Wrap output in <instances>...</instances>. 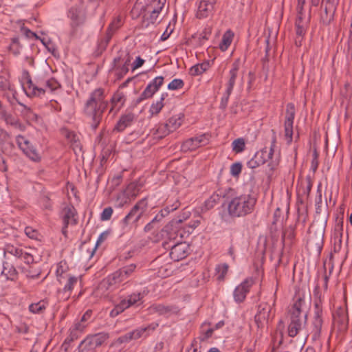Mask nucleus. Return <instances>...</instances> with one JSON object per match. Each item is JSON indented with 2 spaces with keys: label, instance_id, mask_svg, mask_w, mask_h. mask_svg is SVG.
Masks as SVG:
<instances>
[{
  "label": "nucleus",
  "instance_id": "obj_52",
  "mask_svg": "<svg viewBox=\"0 0 352 352\" xmlns=\"http://www.w3.org/2000/svg\"><path fill=\"white\" fill-rule=\"evenodd\" d=\"M112 36L113 34H111V32L107 30L105 36L102 38H101V40L98 43L99 50L103 51L106 49Z\"/></svg>",
  "mask_w": 352,
  "mask_h": 352
},
{
  "label": "nucleus",
  "instance_id": "obj_18",
  "mask_svg": "<svg viewBox=\"0 0 352 352\" xmlns=\"http://www.w3.org/2000/svg\"><path fill=\"white\" fill-rule=\"evenodd\" d=\"M333 323L334 327H338L340 331L346 330L349 324L347 309L345 307H339L333 314Z\"/></svg>",
  "mask_w": 352,
  "mask_h": 352
},
{
  "label": "nucleus",
  "instance_id": "obj_30",
  "mask_svg": "<svg viewBox=\"0 0 352 352\" xmlns=\"http://www.w3.org/2000/svg\"><path fill=\"white\" fill-rule=\"evenodd\" d=\"M68 16L72 20V25L73 27L82 24L84 21L83 15L80 10L76 7L70 8Z\"/></svg>",
  "mask_w": 352,
  "mask_h": 352
},
{
  "label": "nucleus",
  "instance_id": "obj_6",
  "mask_svg": "<svg viewBox=\"0 0 352 352\" xmlns=\"http://www.w3.org/2000/svg\"><path fill=\"white\" fill-rule=\"evenodd\" d=\"M322 309L321 307L320 300L315 302V311L314 318L311 324V331L309 336L311 337L312 342L318 346H321V335H322V327L323 324L322 320Z\"/></svg>",
  "mask_w": 352,
  "mask_h": 352
},
{
  "label": "nucleus",
  "instance_id": "obj_38",
  "mask_svg": "<svg viewBox=\"0 0 352 352\" xmlns=\"http://www.w3.org/2000/svg\"><path fill=\"white\" fill-rule=\"evenodd\" d=\"M219 197L217 194L212 195L208 199H206L202 205L201 210V212H206L213 208L219 202Z\"/></svg>",
  "mask_w": 352,
  "mask_h": 352
},
{
  "label": "nucleus",
  "instance_id": "obj_62",
  "mask_svg": "<svg viewBox=\"0 0 352 352\" xmlns=\"http://www.w3.org/2000/svg\"><path fill=\"white\" fill-rule=\"evenodd\" d=\"M213 329L210 328L207 329L205 332L202 331L201 336H199V340L201 341H204L207 340L208 338H210L213 333Z\"/></svg>",
  "mask_w": 352,
  "mask_h": 352
},
{
  "label": "nucleus",
  "instance_id": "obj_43",
  "mask_svg": "<svg viewBox=\"0 0 352 352\" xmlns=\"http://www.w3.org/2000/svg\"><path fill=\"white\" fill-rule=\"evenodd\" d=\"M63 135L76 148L80 146L78 136L74 132L67 129L63 130Z\"/></svg>",
  "mask_w": 352,
  "mask_h": 352
},
{
  "label": "nucleus",
  "instance_id": "obj_34",
  "mask_svg": "<svg viewBox=\"0 0 352 352\" xmlns=\"http://www.w3.org/2000/svg\"><path fill=\"white\" fill-rule=\"evenodd\" d=\"M131 186H129L126 190L120 192L118 195L116 200V206L118 208H122L125 205L129 204L131 202V198L129 193Z\"/></svg>",
  "mask_w": 352,
  "mask_h": 352
},
{
  "label": "nucleus",
  "instance_id": "obj_40",
  "mask_svg": "<svg viewBox=\"0 0 352 352\" xmlns=\"http://www.w3.org/2000/svg\"><path fill=\"white\" fill-rule=\"evenodd\" d=\"M305 17L297 16L296 20V33L297 36L302 37L305 34V25L307 22L305 21Z\"/></svg>",
  "mask_w": 352,
  "mask_h": 352
},
{
  "label": "nucleus",
  "instance_id": "obj_53",
  "mask_svg": "<svg viewBox=\"0 0 352 352\" xmlns=\"http://www.w3.org/2000/svg\"><path fill=\"white\" fill-rule=\"evenodd\" d=\"M184 81L182 79L175 78L168 85L170 90H177L184 87Z\"/></svg>",
  "mask_w": 352,
  "mask_h": 352
},
{
  "label": "nucleus",
  "instance_id": "obj_4",
  "mask_svg": "<svg viewBox=\"0 0 352 352\" xmlns=\"http://www.w3.org/2000/svg\"><path fill=\"white\" fill-rule=\"evenodd\" d=\"M304 299L299 298L294 304L291 309L290 323L288 326V335L294 338L303 329L307 324V311Z\"/></svg>",
  "mask_w": 352,
  "mask_h": 352
},
{
  "label": "nucleus",
  "instance_id": "obj_20",
  "mask_svg": "<svg viewBox=\"0 0 352 352\" xmlns=\"http://www.w3.org/2000/svg\"><path fill=\"white\" fill-rule=\"evenodd\" d=\"M60 217L65 226L76 225L78 223V214L76 210L72 204H66L62 208Z\"/></svg>",
  "mask_w": 352,
  "mask_h": 352
},
{
  "label": "nucleus",
  "instance_id": "obj_3",
  "mask_svg": "<svg viewBox=\"0 0 352 352\" xmlns=\"http://www.w3.org/2000/svg\"><path fill=\"white\" fill-rule=\"evenodd\" d=\"M104 90L101 88L95 89L87 100L84 111L92 120L91 127L96 129L102 118V114L108 106L104 100Z\"/></svg>",
  "mask_w": 352,
  "mask_h": 352
},
{
  "label": "nucleus",
  "instance_id": "obj_12",
  "mask_svg": "<svg viewBox=\"0 0 352 352\" xmlns=\"http://www.w3.org/2000/svg\"><path fill=\"white\" fill-rule=\"evenodd\" d=\"M157 326V324L153 323L148 325L147 327L136 329L134 331L128 332L126 334L119 337L118 342L120 343L128 342L131 340H135L143 336H146L150 333V332L155 330Z\"/></svg>",
  "mask_w": 352,
  "mask_h": 352
},
{
  "label": "nucleus",
  "instance_id": "obj_5",
  "mask_svg": "<svg viewBox=\"0 0 352 352\" xmlns=\"http://www.w3.org/2000/svg\"><path fill=\"white\" fill-rule=\"evenodd\" d=\"M135 269L136 265L135 264H130L121 267L104 278L99 284V289L104 292L114 291L122 283L128 281V279L135 272Z\"/></svg>",
  "mask_w": 352,
  "mask_h": 352
},
{
  "label": "nucleus",
  "instance_id": "obj_2",
  "mask_svg": "<svg viewBox=\"0 0 352 352\" xmlns=\"http://www.w3.org/2000/svg\"><path fill=\"white\" fill-rule=\"evenodd\" d=\"M26 84L23 85V90L28 97H41L46 91L52 92L60 87V83L54 78L47 76L46 72H40L35 77V82L27 71L24 72Z\"/></svg>",
  "mask_w": 352,
  "mask_h": 352
},
{
  "label": "nucleus",
  "instance_id": "obj_16",
  "mask_svg": "<svg viewBox=\"0 0 352 352\" xmlns=\"http://www.w3.org/2000/svg\"><path fill=\"white\" fill-rule=\"evenodd\" d=\"M296 110L293 103H288L286 106L285 120V135L287 140V142L292 141L293 135V124L295 118Z\"/></svg>",
  "mask_w": 352,
  "mask_h": 352
},
{
  "label": "nucleus",
  "instance_id": "obj_59",
  "mask_svg": "<svg viewBox=\"0 0 352 352\" xmlns=\"http://www.w3.org/2000/svg\"><path fill=\"white\" fill-rule=\"evenodd\" d=\"M91 316H92V311L90 309H88L82 315L80 321H81L84 324H86V325H88L89 322L91 320Z\"/></svg>",
  "mask_w": 352,
  "mask_h": 352
},
{
  "label": "nucleus",
  "instance_id": "obj_56",
  "mask_svg": "<svg viewBox=\"0 0 352 352\" xmlns=\"http://www.w3.org/2000/svg\"><path fill=\"white\" fill-rule=\"evenodd\" d=\"M25 234L32 239H38L39 236L38 232L32 227H26L25 228Z\"/></svg>",
  "mask_w": 352,
  "mask_h": 352
},
{
  "label": "nucleus",
  "instance_id": "obj_42",
  "mask_svg": "<svg viewBox=\"0 0 352 352\" xmlns=\"http://www.w3.org/2000/svg\"><path fill=\"white\" fill-rule=\"evenodd\" d=\"M170 133L166 124H160L155 129H153L155 138L162 139Z\"/></svg>",
  "mask_w": 352,
  "mask_h": 352
},
{
  "label": "nucleus",
  "instance_id": "obj_55",
  "mask_svg": "<svg viewBox=\"0 0 352 352\" xmlns=\"http://www.w3.org/2000/svg\"><path fill=\"white\" fill-rule=\"evenodd\" d=\"M11 89V85L8 78L4 76H0V91Z\"/></svg>",
  "mask_w": 352,
  "mask_h": 352
},
{
  "label": "nucleus",
  "instance_id": "obj_54",
  "mask_svg": "<svg viewBox=\"0 0 352 352\" xmlns=\"http://www.w3.org/2000/svg\"><path fill=\"white\" fill-rule=\"evenodd\" d=\"M242 170V164L240 162H236L230 166V174L233 177H239Z\"/></svg>",
  "mask_w": 352,
  "mask_h": 352
},
{
  "label": "nucleus",
  "instance_id": "obj_63",
  "mask_svg": "<svg viewBox=\"0 0 352 352\" xmlns=\"http://www.w3.org/2000/svg\"><path fill=\"white\" fill-rule=\"evenodd\" d=\"M144 63V60L140 56H138L132 65V70L134 71L136 69L140 67Z\"/></svg>",
  "mask_w": 352,
  "mask_h": 352
},
{
  "label": "nucleus",
  "instance_id": "obj_8",
  "mask_svg": "<svg viewBox=\"0 0 352 352\" xmlns=\"http://www.w3.org/2000/svg\"><path fill=\"white\" fill-rule=\"evenodd\" d=\"M147 208V201L146 199L138 201L131 208L130 212L122 219V223L126 226L130 223H136L142 217Z\"/></svg>",
  "mask_w": 352,
  "mask_h": 352
},
{
  "label": "nucleus",
  "instance_id": "obj_7",
  "mask_svg": "<svg viewBox=\"0 0 352 352\" xmlns=\"http://www.w3.org/2000/svg\"><path fill=\"white\" fill-rule=\"evenodd\" d=\"M144 296V294L140 292L133 293L129 295L127 298L122 300L119 304L114 307L110 312V316L113 318L116 317L126 309L133 305H141Z\"/></svg>",
  "mask_w": 352,
  "mask_h": 352
},
{
  "label": "nucleus",
  "instance_id": "obj_23",
  "mask_svg": "<svg viewBox=\"0 0 352 352\" xmlns=\"http://www.w3.org/2000/svg\"><path fill=\"white\" fill-rule=\"evenodd\" d=\"M188 250L189 246L186 243H177L171 247L170 257L174 261H179L187 256Z\"/></svg>",
  "mask_w": 352,
  "mask_h": 352
},
{
  "label": "nucleus",
  "instance_id": "obj_51",
  "mask_svg": "<svg viewBox=\"0 0 352 352\" xmlns=\"http://www.w3.org/2000/svg\"><path fill=\"white\" fill-rule=\"evenodd\" d=\"M122 25V21L120 16L116 18L109 25L107 31L111 32L113 34L117 30H118Z\"/></svg>",
  "mask_w": 352,
  "mask_h": 352
},
{
  "label": "nucleus",
  "instance_id": "obj_50",
  "mask_svg": "<svg viewBox=\"0 0 352 352\" xmlns=\"http://www.w3.org/2000/svg\"><path fill=\"white\" fill-rule=\"evenodd\" d=\"M228 270V265L226 263L220 264L216 266L215 271L218 280H223Z\"/></svg>",
  "mask_w": 352,
  "mask_h": 352
},
{
  "label": "nucleus",
  "instance_id": "obj_29",
  "mask_svg": "<svg viewBox=\"0 0 352 352\" xmlns=\"http://www.w3.org/2000/svg\"><path fill=\"white\" fill-rule=\"evenodd\" d=\"M134 118V114L132 113H126L122 115L117 122L115 129L118 131H124L127 126L131 124Z\"/></svg>",
  "mask_w": 352,
  "mask_h": 352
},
{
  "label": "nucleus",
  "instance_id": "obj_58",
  "mask_svg": "<svg viewBox=\"0 0 352 352\" xmlns=\"http://www.w3.org/2000/svg\"><path fill=\"white\" fill-rule=\"evenodd\" d=\"M306 0H298L297 5V16L305 17V13L303 11V6L305 4Z\"/></svg>",
  "mask_w": 352,
  "mask_h": 352
},
{
  "label": "nucleus",
  "instance_id": "obj_39",
  "mask_svg": "<svg viewBox=\"0 0 352 352\" xmlns=\"http://www.w3.org/2000/svg\"><path fill=\"white\" fill-rule=\"evenodd\" d=\"M124 101L125 98L123 93L119 91L115 93L111 100L112 104L111 111L116 107L119 109L124 104Z\"/></svg>",
  "mask_w": 352,
  "mask_h": 352
},
{
  "label": "nucleus",
  "instance_id": "obj_15",
  "mask_svg": "<svg viewBox=\"0 0 352 352\" xmlns=\"http://www.w3.org/2000/svg\"><path fill=\"white\" fill-rule=\"evenodd\" d=\"M208 135L204 133L185 140L182 144L181 149L183 152L186 153L192 151L208 144Z\"/></svg>",
  "mask_w": 352,
  "mask_h": 352
},
{
  "label": "nucleus",
  "instance_id": "obj_46",
  "mask_svg": "<svg viewBox=\"0 0 352 352\" xmlns=\"http://www.w3.org/2000/svg\"><path fill=\"white\" fill-rule=\"evenodd\" d=\"M47 302L41 300L36 303H32L29 306V310L33 314H41L46 309Z\"/></svg>",
  "mask_w": 352,
  "mask_h": 352
},
{
  "label": "nucleus",
  "instance_id": "obj_31",
  "mask_svg": "<svg viewBox=\"0 0 352 352\" xmlns=\"http://www.w3.org/2000/svg\"><path fill=\"white\" fill-rule=\"evenodd\" d=\"M17 271L13 265L8 263H3L1 276H4L6 280L12 281L15 280L17 277Z\"/></svg>",
  "mask_w": 352,
  "mask_h": 352
},
{
  "label": "nucleus",
  "instance_id": "obj_10",
  "mask_svg": "<svg viewBox=\"0 0 352 352\" xmlns=\"http://www.w3.org/2000/svg\"><path fill=\"white\" fill-rule=\"evenodd\" d=\"M16 144L23 153L34 162L41 160V155L31 144V142L24 136L19 135L16 138Z\"/></svg>",
  "mask_w": 352,
  "mask_h": 352
},
{
  "label": "nucleus",
  "instance_id": "obj_33",
  "mask_svg": "<svg viewBox=\"0 0 352 352\" xmlns=\"http://www.w3.org/2000/svg\"><path fill=\"white\" fill-rule=\"evenodd\" d=\"M131 58L130 54L127 51L122 50L118 52V56L113 58V64L115 65L121 64L129 66Z\"/></svg>",
  "mask_w": 352,
  "mask_h": 352
},
{
  "label": "nucleus",
  "instance_id": "obj_32",
  "mask_svg": "<svg viewBox=\"0 0 352 352\" xmlns=\"http://www.w3.org/2000/svg\"><path fill=\"white\" fill-rule=\"evenodd\" d=\"M240 236H241V239L243 240V233L238 229H234L232 230V233H231V245L230 247L229 248V250H228V254L232 257V260L233 261H235V254H234V245L235 243H238V238H239Z\"/></svg>",
  "mask_w": 352,
  "mask_h": 352
},
{
  "label": "nucleus",
  "instance_id": "obj_22",
  "mask_svg": "<svg viewBox=\"0 0 352 352\" xmlns=\"http://www.w3.org/2000/svg\"><path fill=\"white\" fill-rule=\"evenodd\" d=\"M151 314H157L159 316H163L168 318L175 315L179 312V308L173 305H165L163 304H154L148 308Z\"/></svg>",
  "mask_w": 352,
  "mask_h": 352
},
{
  "label": "nucleus",
  "instance_id": "obj_26",
  "mask_svg": "<svg viewBox=\"0 0 352 352\" xmlns=\"http://www.w3.org/2000/svg\"><path fill=\"white\" fill-rule=\"evenodd\" d=\"M307 245L311 249L320 252L323 245V233L311 234L307 241Z\"/></svg>",
  "mask_w": 352,
  "mask_h": 352
},
{
  "label": "nucleus",
  "instance_id": "obj_61",
  "mask_svg": "<svg viewBox=\"0 0 352 352\" xmlns=\"http://www.w3.org/2000/svg\"><path fill=\"white\" fill-rule=\"evenodd\" d=\"M10 140V135L3 129H0V143L8 142Z\"/></svg>",
  "mask_w": 352,
  "mask_h": 352
},
{
  "label": "nucleus",
  "instance_id": "obj_60",
  "mask_svg": "<svg viewBox=\"0 0 352 352\" xmlns=\"http://www.w3.org/2000/svg\"><path fill=\"white\" fill-rule=\"evenodd\" d=\"M312 156L313 159L311 160V168L314 171H316L318 166V153L316 149H314Z\"/></svg>",
  "mask_w": 352,
  "mask_h": 352
},
{
  "label": "nucleus",
  "instance_id": "obj_37",
  "mask_svg": "<svg viewBox=\"0 0 352 352\" xmlns=\"http://www.w3.org/2000/svg\"><path fill=\"white\" fill-rule=\"evenodd\" d=\"M183 118V115L179 114L171 117L168 120V122L166 124H167L170 132L175 131L182 125Z\"/></svg>",
  "mask_w": 352,
  "mask_h": 352
},
{
  "label": "nucleus",
  "instance_id": "obj_17",
  "mask_svg": "<svg viewBox=\"0 0 352 352\" xmlns=\"http://www.w3.org/2000/svg\"><path fill=\"white\" fill-rule=\"evenodd\" d=\"M336 5L331 0H323L320 14V21L323 25H329L333 19Z\"/></svg>",
  "mask_w": 352,
  "mask_h": 352
},
{
  "label": "nucleus",
  "instance_id": "obj_64",
  "mask_svg": "<svg viewBox=\"0 0 352 352\" xmlns=\"http://www.w3.org/2000/svg\"><path fill=\"white\" fill-rule=\"evenodd\" d=\"M247 166H248V168L254 169L258 167L261 165L260 164H258L255 157L253 156V157L248 162Z\"/></svg>",
  "mask_w": 352,
  "mask_h": 352
},
{
  "label": "nucleus",
  "instance_id": "obj_49",
  "mask_svg": "<svg viewBox=\"0 0 352 352\" xmlns=\"http://www.w3.org/2000/svg\"><path fill=\"white\" fill-rule=\"evenodd\" d=\"M6 251L7 253L17 258H21L23 255V251L22 248L19 247H15L12 245H7L6 247Z\"/></svg>",
  "mask_w": 352,
  "mask_h": 352
},
{
  "label": "nucleus",
  "instance_id": "obj_21",
  "mask_svg": "<svg viewBox=\"0 0 352 352\" xmlns=\"http://www.w3.org/2000/svg\"><path fill=\"white\" fill-rule=\"evenodd\" d=\"M163 82L164 77L157 76L144 89L140 96L137 99V102H140L145 99L151 98L163 85Z\"/></svg>",
  "mask_w": 352,
  "mask_h": 352
},
{
  "label": "nucleus",
  "instance_id": "obj_28",
  "mask_svg": "<svg viewBox=\"0 0 352 352\" xmlns=\"http://www.w3.org/2000/svg\"><path fill=\"white\" fill-rule=\"evenodd\" d=\"M342 222L338 224L335 228V232L333 236V251L338 253L342 248Z\"/></svg>",
  "mask_w": 352,
  "mask_h": 352
},
{
  "label": "nucleus",
  "instance_id": "obj_13",
  "mask_svg": "<svg viewBox=\"0 0 352 352\" xmlns=\"http://www.w3.org/2000/svg\"><path fill=\"white\" fill-rule=\"evenodd\" d=\"M108 338L109 335L104 332L89 336L80 342L78 348L80 350L82 348V351L94 349L102 345Z\"/></svg>",
  "mask_w": 352,
  "mask_h": 352
},
{
  "label": "nucleus",
  "instance_id": "obj_14",
  "mask_svg": "<svg viewBox=\"0 0 352 352\" xmlns=\"http://www.w3.org/2000/svg\"><path fill=\"white\" fill-rule=\"evenodd\" d=\"M274 305V301L271 305L267 302H262L259 304L257 313L254 319L258 327H261L265 323H267L272 317V309Z\"/></svg>",
  "mask_w": 352,
  "mask_h": 352
},
{
  "label": "nucleus",
  "instance_id": "obj_24",
  "mask_svg": "<svg viewBox=\"0 0 352 352\" xmlns=\"http://www.w3.org/2000/svg\"><path fill=\"white\" fill-rule=\"evenodd\" d=\"M217 0H199L197 16L206 18L212 13Z\"/></svg>",
  "mask_w": 352,
  "mask_h": 352
},
{
  "label": "nucleus",
  "instance_id": "obj_48",
  "mask_svg": "<svg viewBox=\"0 0 352 352\" xmlns=\"http://www.w3.org/2000/svg\"><path fill=\"white\" fill-rule=\"evenodd\" d=\"M232 150L236 153H241L245 150V143L243 138H237L232 143Z\"/></svg>",
  "mask_w": 352,
  "mask_h": 352
},
{
  "label": "nucleus",
  "instance_id": "obj_41",
  "mask_svg": "<svg viewBox=\"0 0 352 352\" xmlns=\"http://www.w3.org/2000/svg\"><path fill=\"white\" fill-rule=\"evenodd\" d=\"M0 116L2 119L6 122L7 124L17 126L20 124L19 120L14 118L12 114L7 112L5 109H1Z\"/></svg>",
  "mask_w": 352,
  "mask_h": 352
},
{
  "label": "nucleus",
  "instance_id": "obj_45",
  "mask_svg": "<svg viewBox=\"0 0 352 352\" xmlns=\"http://www.w3.org/2000/svg\"><path fill=\"white\" fill-rule=\"evenodd\" d=\"M166 96H167L166 93L162 94L160 100L151 104L150 107V112L152 115H157L160 112L164 106L163 101L164 100Z\"/></svg>",
  "mask_w": 352,
  "mask_h": 352
},
{
  "label": "nucleus",
  "instance_id": "obj_19",
  "mask_svg": "<svg viewBox=\"0 0 352 352\" xmlns=\"http://www.w3.org/2000/svg\"><path fill=\"white\" fill-rule=\"evenodd\" d=\"M253 284V278L249 277L245 278L240 285H239L233 292L234 301L237 303L243 302Z\"/></svg>",
  "mask_w": 352,
  "mask_h": 352
},
{
  "label": "nucleus",
  "instance_id": "obj_11",
  "mask_svg": "<svg viewBox=\"0 0 352 352\" xmlns=\"http://www.w3.org/2000/svg\"><path fill=\"white\" fill-rule=\"evenodd\" d=\"M164 7V3L160 0H154L153 3L148 7V14L144 16L142 26L148 28L150 24H155L162 10Z\"/></svg>",
  "mask_w": 352,
  "mask_h": 352
},
{
  "label": "nucleus",
  "instance_id": "obj_57",
  "mask_svg": "<svg viewBox=\"0 0 352 352\" xmlns=\"http://www.w3.org/2000/svg\"><path fill=\"white\" fill-rule=\"evenodd\" d=\"M113 214V209L111 207L105 208L101 213L100 219L102 221H108L111 219Z\"/></svg>",
  "mask_w": 352,
  "mask_h": 352
},
{
  "label": "nucleus",
  "instance_id": "obj_35",
  "mask_svg": "<svg viewBox=\"0 0 352 352\" xmlns=\"http://www.w3.org/2000/svg\"><path fill=\"white\" fill-rule=\"evenodd\" d=\"M78 277L75 276L67 275V283L64 285L63 289V292L66 295V298H67L72 291L74 286L78 283Z\"/></svg>",
  "mask_w": 352,
  "mask_h": 352
},
{
  "label": "nucleus",
  "instance_id": "obj_9",
  "mask_svg": "<svg viewBox=\"0 0 352 352\" xmlns=\"http://www.w3.org/2000/svg\"><path fill=\"white\" fill-rule=\"evenodd\" d=\"M239 71V64L234 63L229 72L228 81L226 84V89L221 100L220 108L225 109L228 105L230 96L233 90Z\"/></svg>",
  "mask_w": 352,
  "mask_h": 352
},
{
  "label": "nucleus",
  "instance_id": "obj_25",
  "mask_svg": "<svg viewBox=\"0 0 352 352\" xmlns=\"http://www.w3.org/2000/svg\"><path fill=\"white\" fill-rule=\"evenodd\" d=\"M254 156L258 161V164H260V165H262L271 160L272 162L269 164L271 169H274V166L277 164V162L273 160L274 155L272 149L268 150L267 147H265L259 151L256 152Z\"/></svg>",
  "mask_w": 352,
  "mask_h": 352
},
{
  "label": "nucleus",
  "instance_id": "obj_36",
  "mask_svg": "<svg viewBox=\"0 0 352 352\" xmlns=\"http://www.w3.org/2000/svg\"><path fill=\"white\" fill-rule=\"evenodd\" d=\"M234 37V34L231 30H227L223 35L221 41L219 43V48L224 52L228 50L230 45Z\"/></svg>",
  "mask_w": 352,
  "mask_h": 352
},
{
  "label": "nucleus",
  "instance_id": "obj_47",
  "mask_svg": "<svg viewBox=\"0 0 352 352\" xmlns=\"http://www.w3.org/2000/svg\"><path fill=\"white\" fill-rule=\"evenodd\" d=\"M113 69L115 72V75L116 76L118 80L123 78L129 72V66L118 64L116 65H113Z\"/></svg>",
  "mask_w": 352,
  "mask_h": 352
},
{
  "label": "nucleus",
  "instance_id": "obj_27",
  "mask_svg": "<svg viewBox=\"0 0 352 352\" xmlns=\"http://www.w3.org/2000/svg\"><path fill=\"white\" fill-rule=\"evenodd\" d=\"M87 327V325L81 321L74 322L69 329V336L65 340H67L68 342H73L79 337Z\"/></svg>",
  "mask_w": 352,
  "mask_h": 352
},
{
  "label": "nucleus",
  "instance_id": "obj_1",
  "mask_svg": "<svg viewBox=\"0 0 352 352\" xmlns=\"http://www.w3.org/2000/svg\"><path fill=\"white\" fill-rule=\"evenodd\" d=\"M256 204V199L250 194L234 195L230 189L226 200L228 214L232 218L243 217L252 213Z\"/></svg>",
  "mask_w": 352,
  "mask_h": 352
},
{
  "label": "nucleus",
  "instance_id": "obj_44",
  "mask_svg": "<svg viewBox=\"0 0 352 352\" xmlns=\"http://www.w3.org/2000/svg\"><path fill=\"white\" fill-rule=\"evenodd\" d=\"M210 64L208 62H204L192 66L190 69V74L192 76H197L203 74L208 69Z\"/></svg>",
  "mask_w": 352,
  "mask_h": 352
}]
</instances>
